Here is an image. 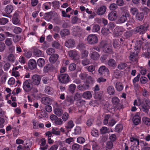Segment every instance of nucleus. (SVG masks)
Returning <instances> with one entry per match:
<instances>
[{
  "mask_svg": "<svg viewBox=\"0 0 150 150\" xmlns=\"http://www.w3.org/2000/svg\"><path fill=\"white\" fill-rule=\"evenodd\" d=\"M121 13L119 15L118 19V21L120 23H122L125 22L127 20V18L130 16V13L127 10L125 7L120 8Z\"/></svg>",
  "mask_w": 150,
  "mask_h": 150,
  "instance_id": "f257e3e1",
  "label": "nucleus"
},
{
  "mask_svg": "<svg viewBox=\"0 0 150 150\" xmlns=\"http://www.w3.org/2000/svg\"><path fill=\"white\" fill-rule=\"evenodd\" d=\"M100 46L102 47L103 51L105 53H111L112 52V46L108 44L106 41H102L100 43Z\"/></svg>",
  "mask_w": 150,
  "mask_h": 150,
  "instance_id": "f03ea898",
  "label": "nucleus"
},
{
  "mask_svg": "<svg viewBox=\"0 0 150 150\" xmlns=\"http://www.w3.org/2000/svg\"><path fill=\"white\" fill-rule=\"evenodd\" d=\"M149 25L146 24H144L136 28L135 31L137 33H139L140 34H144L148 30Z\"/></svg>",
  "mask_w": 150,
  "mask_h": 150,
  "instance_id": "7ed1b4c3",
  "label": "nucleus"
},
{
  "mask_svg": "<svg viewBox=\"0 0 150 150\" xmlns=\"http://www.w3.org/2000/svg\"><path fill=\"white\" fill-rule=\"evenodd\" d=\"M58 78L60 82L64 84L67 83L71 81L70 77L67 74H62L59 75Z\"/></svg>",
  "mask_w": 150,
  "mask_h": 150,
  "instance_id": "20e7f679",
  "label": "nucleus"
},
{
  "mask_svg": "<svg viewBox=\"0 0 150 150\" xmlns=\"http://www.w3.org/2000/svg\"><path fill=\"white\" fill-rule=\"evenodd\" d=\"M24 91L28 92L31 91L33 88L31 82L30 80H28L24 82L23 86Z\"/></svg>",
  "mask_w": 150,
  "mask_h": 150,
  "instance_id": "39448f33",
  "label": "nucleus"
},
{
  "mask_svg": "<svg viewBox=\"0 0 150 150\" xmlns=\"http://www.w3.org/2000/svg\"><path fill=\"white\" fill-rule=\"evenodd\" d=\"M87 40L89 44L92 45L97 43L98 39L95 35L90 34L88 36Z\"/></svg>",
  "mask_w": 150,
  "mask_h": 150,
  "instance_id": "423d86ee",
  "label": "nucleus"
},
{
  "mask_svg": "<svg viewBox=\"0 0 150 150\" xmlns=\"http://www.w3.org/2000/svg\"><path fill=\"white\" fill-rule=\"evenodd\" d=\"M98 72L101 75L107 76L109 74V71L108 69L105 66H102L99 68Z\"/></svg>",
  "mask_w": 150,
  "mask_h": 150,
  "instance_id": "0eeeda50",
  "label": "nucleus"
},
{
  "mask_svg": "<svg viewBox=\"0 0 150 150\" xmlns=\"http://www.w3.org/2000/svg\"><path fill=\"white\" fill-rule=\"evenodd\" d=\"M40 76L38 75L35 74L32 76L31 82L33 84L38 86L40 84Z\"/></svg>",
  "mask_w": 150,
  "mask_h": 150,
  "instance_id": "6e6552de",
  "label": "nucleus"
},
{
  "mask_svg": "<svg viewBox=\"0 0 150 150\" xmlns=\"http://www.w3.org/2000/svg\"><path fill=\"white\" fill-rule=\"evenodd\" d=\"M68 54L69 57L72 59L76 60L79 59V57L76 51L75 50L69 51Z\"/></svg>",
  "mask_w": 150,
  "mask_h": 150,
  "instance_id": "1a4fd4ad",
  "label": "nucleus"
},
{
  "mask_svg": "<svg viewBox=\"0 0 150 150\" xmlns=\"http://www.w3.org/2000/svg\"><path fill=\"white\" fill-rule=\"evenodd\" d=\"M75 42L74 39L70 38L66 40L65 43V45L68 48L73 47H74Z\"/></svg>",
  "mask_w": 150,
  "mask_h": 150,
  "instance_id": "9d476101",
  "label": "nucleus"
},
{
  "mask_svg": "<svg viewBox=\"0 0 150 150\" xmlns=\"http://www.w3.org/2000/svg\"><path fill=\"white\" fill-rule=\"evenodd\" d=\"M28 68L32 70L35 69L36 67V63L35 61L33 59L29 60L28 64Z\"/></svg>",
  "mask_w": 150,
  "mask_h": 150,
  "instance_id": "9b49d317",
  "label": "nucleus"
},
{
  "mask_svg": "<svg viewBox=\"0 0 150 150\" xmlns=\"http://www.w3.org/2000/svg\"><path fill=\"white\" fill-rule=\"evenodd\" d=\"M106 8L105 6H102L98 9L97 13L98 15H102L105 13Z\"/></svg>",
  "mask_w": 150,
  "mask_h": 150,
  "instance_id": "f8f14e48",
  "label": "nucleus"
},
{
  "mask_svg": "<svg viewBox=\"0 0 150 150\" xmlns=\"http://www.w3.org/2000/svg\"><path fill=\"white\" fill-rule=\"evenodd\" d=\"M117 14L115 11H111L108 14V19L110 21H114L117 18Z\"/></svg>",
  "mask_w": 150,
  "mask_h": 150,
  "instance_id": "ddd939ff",
  "label": "nucleus"
},
{
  "mask_svg": "<svg viewBox=\"0 0 150 150\" xmlns=\"http://www.w3.org/2000/svg\"><path fill=\"white\" fill-rule=\"evenodd\" d=\"M123 33L122 29L121 27H117L114 30V33L116 36L120 35Z\"/></svg>",
  "mask_w": 150,
  "mask_h": 150,
  "instance_id": "4468645a",
  "label": "nucleus"
},
{
  "mask_svg": "<svg viewBox=\"0 0 150 150\" xmlns=\"http://www.w3.org/2000/svg\"><path fill=\"white\" fill-rule=\"evenodd\" d=\"M89 86L88 84L84 83L83 84H80L77 86L78 88L81 91H85L88 89Z\"/></svg>",
  "mask_w": 150,
  "mask_h": 150,
  "instance_id": "2eb2a0df",
  "label": "nucleus"
},
{
  "mask_svg": "<svg viewBox=\"0 0 150 150\" xmlns=\"http://www.w3.org/2000/svg\"><path fill=\"white\" fill-rule=\"evenodd\" d=\"M100 58L99 54L96 52H93L90 54V58L93 60H97Z\"/></svg>",
  "mask_w": 150,
  "mask_h": 150,
  "instance_id": "dca6fc26",
  "label": "nucleus"
},
{
  "mask_svg": "<svg viewBox=\"0 0 150 150\" xmlns=\"http://www.w3.org/2000/svg\"><path fill=\"white\" fill-rule=\"evenodd\" d=\"M58 57L59 56L57 54H52L50 58V61L51 63H54L57 61Z\"/></svg>",
  "mask_w": 150,
  "mask_h": 150,
  "instance_id": "f3484780",
  "label": "nucleus"
},
{
  "mask_svg": "<svg viewBox=\"0 0 150 150\" xmlns=\"http://www.w3.org/2000/svg\"><path fill=\"white\" fill-rule=\"evenodd\" d=\"M33 54L36 57H39L42 54V51L36 47H33Z\"/></svg>",
  "mask_w": 150,
  "mask_h": 150,
  "instance_id": "a211bd4d",
  "label": "nucleus"
},
{
  "mask_svg": "<svg viewBox=\"0 0 150 150\" xmlns=\"http://www.w3.org/2000/svg\"><path fill=\"white\" fill-rule=\"evenodd\" d=\"M18 16L17 13H15L14 14L12 19L13 23L14 24L17 25L20 24V21L17 17Z\"/></svg>",
  "mask_w": 150,
  "mask_h": 150,
  "instance_id": "6ab92c4d",
  "label": "nucleus"
},
{
  "mask_svg": "<svg viewBox=\"0 0 150 150\" xmlns=\"http://www.w3.org/2000/svg\"><path fill=\"white\" fill-rule=\"evenodd\" d=\"M144 13L142 12H138L136 15V18L139 21H142L144 18Z\"/></svg>",
  "mask_w": 150,
  "mask_h": 150,
  "instance_id": "aec40b11",
  "label": "nucleus"
},
{
  "mask_svg": "<svg viewBox=\"0 0 150 150\" xmlns=\"http://www.w3.org/2000/svg\"><path fill=\"white\" fill-rule=\"evenodd\" d=\"M70 33L69 30L67 29H64L62 30L60 32V34L62 37H64L69 35Z\"/></svg>",
  "mask_w": 150,
  "mask_h": 150,
  "instance_id": "412c9836",
  "label": "nucleus"
},
{
  "mask_svg": "<svg viewBox=\"0 0 150 150\" xmlns=\"http://www.w3.org/2000/svg\"><path fill=\"white\" fill-rule=\"evenodd\" d=\"M83 98L86 99H90L92 97V94L90 91H87L83 93Z\"/></svg>",
  "mask_w": 150,
  "mask_h": 150,
  "instance_id": "4be33fe9",
  "label": "nucleus"
},
{
  "mask_svg": "<svg viewBox=\"0 0 150 150\" xmlns=\"http://www.w3.org/2000/svg\"><path fill=\"white\" fill-rule=\"evenodd\" d=\"M54 112L55 114L59 117L61 116L63 113L62 110L59 108H55L54 110Z\"/></svg>",
  "mask_w": 150,
  "mask_h": 150,
  "instance_id": "5701e85b",
  "label": "nucleus"
},
{
  "mask_svg": "<svg viewBox=\"0 0 150 150\" xmlns=\"http://www.w3.org/2000/svg\"><path fill=\"white\" fill-rule=\"evenodd\" d=\"M53 13L52 11L45 13L44 16V18L47 21H49L51 18Z\"/></svg>",
  "mask_w": 150,
  "mask_h": 150,
  "instance_id": "b1692460",
  "label": "nucleus"
},
{
  "mask_svg": "<svg viewBox=\"0 0 150 150\" xmlns=\"http://www.w3.org/2000/svg\"><path fill=\"white\" fill-rule=\"evenodd\" d=\"M13 9V7L11 5H8L5 8V11L7 14H10Z\"/></svg>",
  "mask_w": 150,
  "mask_h": 150,
  "instance_id": "393cba45",
  "label": "nucleus"
},
{
  "mask_svg": "<svg viewBox=\"0 0 150 150\" xmlns=\"http://www.w3.org/2000/svg\"><path fill=\"white\" fill-rule=\"evenodd\" d=\"M37 63L38 65L40 67H43L45 64L44 59L42 58H39L37 60Z\"/></svg>",
  "mask_w": 150,
  "mask_h": 150,
  "instance_id": "a878e982",
  "label": "nucleus"
},
{
  "mask_svg": "<svg viewBox=\"0 0 150 150\" xmlns=\"http://www.w3.org/2000/svg\"><path fill=\"white\" fill-rule=\"evenodd\" d=\"M108 93L110 95H113L115 93V90L113 87L111 86L108 87L107 89Z\"/></svg>",
  "mask_w": 150,
  "mask_h": 150,
  "instance_id": "bb28decb",
  "label": "nucleus"
},
{
  "mask_svg": "<svg viewBox=\"0 0 150 150\" xmlns=\"http://www.w3.org/2000/svg\"><path fill=\"white\" fill-rule=\"evenodd\" d=\"M133 123L136 125H138L140 122L139 117L138 115H135L133 118Z\"/></svg>",
  "mask_w": 150,
  "mask_h": 150,
  "instance_id": "cd10ccee",
  "label": "nucleus"
},
{
  "mask_svg": "<svg viewBox=\"0 0 150 150\" xmlns=\"http://www.w3.org/2000/svg\"><path fill=\"white\" fill-rule=\"evenodd\" d=\"M107 63L109 66L110 67H114L116 65V62L115 61L112 59L109 60Z\"/></svg>",
  "mask_w": 150,
  "mask_h": 150,
  "instance_id": "c85d7f7f",
  "label": "nucleus"
},
{
  "mask_svg": "<svg viewBox=\"0 0 150 150\" xmlns=\"http://www.w3.org/2000/svg\"><path fill=\"white\" fill-rule=\"evenodd\" d=\"M115 88L117 91H121L123 88V86L121 83L117 82L116 84Z\"/></svg>",
  "mask_w": 150,
  "mask_h": 150,
  "instance_id": "c756f323",
  "label": "nucleus"
},
{
  "mask_svg": "<svg viewBox=\"0 0 150 150\" xmlns=\"http://www.w3.org/2000/svg\"><path fill=\"white\" fill-rule=\"evenodd\" d=\"M45 91V92L48 94L51 95L53 93L52 88L49 86L46 87Z\"/></svg>",
  "mask_w": 150,
  "mask_h": 150,
  "instance_id": "7c9ffc66",
  "label": "nucleus"
},
{
  "mask_svg": "<svg viewBox=\"0 0 150 150\" xmlns=\"http://www.w3.org/2000/svg\"><path fill=\"white\" fill-rule=\"evenodd\" d=\"M15 59L14 55L12 54H9L7 57V60L11 62H14Z\"/></svg>",
  "mask_w": 150,
  "mask_h": 150,
  "instance_id": "2f4dec72",
  "label": "nucleus"
},
{
  "mask_svg": "<svg viewBox=\"0 0 150 150\" xmlns=\"http://www.w3.org/2000/svg\"><path fill=\"white\" fill-rule=\"evenodd\" d=\"M100 133L101 134H104L110 132V130L109 128L105 127H102L100 129Z\"/></svg>",
  "mask_w": 150,
  "mask_h": 150,
  "instance_id": "473e14b6",
  "label": "nucleus"
},
{
  "mask_svg": "<svg viewBox=\"0 0 150 150\" xmlns=\"http://www.w3.org/2000/svg\"><path fill=\"white\" fill-rule=\"evenodd\" d=\"M41 102L43 104L45 105H46L47 104H49L51 102L49 98L46 97H43L42 98Z\"/></svg>",
  "mask_w": 150,
  "mask_h": 150,
  "instance_id": "72a5a7b5",
  "label": "nucleus"
},
{
  "mask_svg": "<svg viewBox=\"0 0 150 150\" xmlns=\"http://www.w3.org/2000/svg\"><path fill=\"white\" fill-rule=\"evenodd\" d=\"M129 59L133 62L136 61L137 58L136 56V54L135 52H130Z\"/></svg>",
  "mask_w": 150,
  "mask_h": 150,
  "instance_id": "f704fd0d",
  "label": "nucleus"
},
{
  "mask_svg": "<svg viewBox=\"0 0 150 150\" xmlns=\"http://www.w3.org/2000/svg\"><path fill=\"white\" fill-rule=\"evenodd\" d=\"M52 132V134L56 135H60V132L59 131L57 128H53Z\"/></svg>",
  "mask_w": 150,
  "mask_h": 150,
  "instance_id": "c9c22d12",
  "label": "nucleus"
},
{
  "mask_svg": "<svg viewBox=\"0 0 150 150\" xmlns=\"http://www.w3.org/2000/svg\"><path fill=\"white\" fill-rule=\"evenodd\" d=\"M69 20L66 19L63 21L62 23V26L63 28H67L70 26Z\"/></svg>",
  "mask_w": 150,
  "mask_h": 150,
  "instance_id": "e433bc0d",
  "label": "nucleus"
},
{
  "mask_svg": "<svg viewBox=\"0 0 150 150\" xmlns=\"http://www.w3.org/2000/svg\"><path fill=\"white\" fill-rule=\"evenodd\" d=\"M52 47L56 49H59L60 48L61 45L57 42L55 41L52 42L51 44Z\"/></svg>",
  "mask_w": 150,
  "mask_h": 150,
  "instance_id": "4c0bfd02",
  "label": "nucleus"
},
{
  "mask_svg": "<svg viewBox=\"0 0 150 150\" xmlns=\"http://www.w3.org/2000/svg\"><path fill=\"white\" fill-rule=\"evenodd\" d=\"M76 88V86L75 84H71L69 86V91L71 93H74Z\"/></svg>",
  "mask_w": 150,
  "mask_h": 150,
  "instance_id": "58836bf2",
  "label": "nucleus"
},
{
  "mask_svg": "<svg viewBox=\"0 0 150 150\" xmlns=\"http://www.w3.org/2000/svg\"><path fill=\"white\" fill-rule=\"evenodd\" d=\"M142 44V41L141 40H140L138 41H137L136 43L135 49L134 50H139L141 47Z\"/></svg>",
  "mask_w": 150,
  "mask_h": 150,
  "instance_id": "ea45409f",
  "label": "nucleus"
},
{
  "mask_svg": "<svg viewBox=\"0 0 150 150\" xmlns=\"http://www.w3.org/2000/svg\"><path fill=\"white\" fill-rule=\"evenodd\" d=\"M127 64H126L124 63H122L118 65L117 68L120 70L124 69L126 67Z\"/></svg>",
  "mask_w": 150,
  "mask_h": 150,
  "instance_id": "a19ab883",
  "label": "nucleus"
},
{
  "mask_svg": "<svg viewBox=\"0 0 150 150\" xmlns=\"http://www.w3.org/2000/svg\"><path fill=\"white\" fill-rule=\"evenodd\" d=\"M6 45L8 46H11L13 42L12 39L10 38H7L6 39L5 41Z\"/></svg>",
  "mask_w": 150,
  "mask_h": 150,
  "instance_id": "79ce46f5",
  "label": "nucleus"
},
{
  "mask_svg": "<svg viewBox=\"0 0 150 150\" xmlns=\"http://www.w3.org/2000/svg\"><path fill=\"white\" fill-rule=\"evenodd\" d=\"M88 52L86 50H84L82 51L81 52V57L82 58H84L87 57L88 55Z\"/></svg>",
  "mask_w": 150,
  "mask_h": 150,
  "instance_id": "37998d69",
  "label": "nucleus"
},
{
  "mask_svg": "<svg viewBox=\"0 0 150 150\" xmlns=\"http://www.w3.org/2000/svg\"><path fill=\"white\" fill-rule=\"evenodd\" d=\"M141 107V109L142 111L147 113H148L149 108L148 107L147 105L144 104L142 105Z\"/></svg>",
  "mask_w": 150,
  "mask_h": 150,
  "instance_id": "c03bdc74",
  "label": "nucleus"
},
{
  "mask_svg": "<svg viewBox=\"0 0 150 150\" xmlns=\"http://www.w3.org/2000/svg\"><path fill=\"white\" fill-rule=\"evenodd\" d=\"M142 120L145 124L148 125H150V119L149 118L147 117H144Z\"/></svg>",
  "mask_w": 150,
  "mask_h": 150,
  "instance_id": "a18cd8bd",
  "label": "nucleus"
},
{
  "mask_svg": "<svg viewBox=\"0 0 150 150\" xmlns=\"http://www.w3.org/2000/svg\"><path fill=\"white\" fill-rule=\"evenodd\" d=\"M93 79L91 76H88L86 80V83L88 84L93 83Z\"/></svg>",
  "mask_w": 150,
  "mask_h": 150,
  "instance_id": "49530a36",
  "label": "nucleus"
},
{
  "mask_svg": "<svg viewBox=\"0 0 150 150\" xmlns=\"http://www.w3.org/2000/svg\"><path fill=\"white\" fill-rule=\"evenodd\" d=\"M42 81L44 84H46L49 83L50 80L48 77L44 76L42 78Z\"/></svg>",
  "mask_w": 150,
  "mask_h": 150,
  "instance_id": "de8ad7c7",
  "label": "nucleus"
},
{
  "mask_svg": "<svg viewBox=\"0 0 150 150\" xmlns=\"http://www.w3.org/2000/svg\"><path fill=\"white\" fill-rule=\"evenodd\" d=\"M114 76L116 78H119L121 76V72L118 70H115L114 74Z\"/></svg>",
  "mask_w": 150,
  "mask_h": 150,
  "instance_id": "09e8293b",
  "label": "nucleus"
},
{
  "mask_svg": "<svg viewBox=\"0 0 150 150\" xmlns=\"http://www.w3.org/2000/svg\"><path fill=\"white\" fill-rule=\"evenodd\" d=\"M74 126V124L73 121L70 120L68 122L67 125L66 126V127L67 129H69L72 128Z\"/></svg>",
  "mask_w": 150,
  "mask_h": 150,
  "instance_id": "8fccbe9b",
  "label": "nucleus"
},
{
  "mask_svg": "<svg viewBox=\"0 0 150 150\" xmlns=\"http://www.w3.org/2000/svg\"><path fill=\"white\" fill-rule=\"evenodd\" d=\"M100 27L98 25H95L93 27L92 30L93 32H97L99 30Z\"/></svg>",
  "mask_w": 150,
  "mask_h": 150,
  "instance_id": "3c124183",
  "label": "nucleus"
},
{
  "mask_svg": "<svg viewBox=\"0 0 150 150\" xmlns=\"http://www.w3.org/2000/svg\"><path fill=\"white\" fill-rule=\"evenodd\" d=\"M55 52V50L52 48H49L46 50V53L48 54L49 55H52Z\"/></svg>",
  "mask_w": 150,
  "mask_h": 150,
  "instance_id": "603ef678",
  "label": "nucleus"
},
{
  "mask_svg": "<svg viewBox=\"0 0 150 150\" xmlns=\"http://www.w3.org/2000/svg\"><path fill=\"white\" fill-rule=\"evenodd\" d=\"M122 129V126L121 124H118L115 127V130L117 132H120Z\"/></svg>",
  "mask_w": 150,
  "mask_h": 150,
  "instance_id": "864d4df0",
  "label": "nucleus"
},
{
  "mask_svg": "<svg viewBox=\"0 0 150 150\" xmlns=\"http://www.w3.org/2000/svg\"><path fill=\"white\" fill-rule=\"evenodd\" d=\"M90 63L89 59H85L82 61V64L84 66L89 64Z\"/></svg>",
  "mask_w": 150,
  "mask_h": 150,
  "instance_id": "5fc2aeb1",
  "label": "nucleus"
},
{
  "mask_svg": "<svg viewBox=\"0 0 150 150\" xmlns=\"http://www.w3.org/2000/svg\"><path fill=\"white\" fill-rule=\"evenodd\" d=\"M8 22V20L6 18H3L0 19V25H3L6 23Z\"/></svg>",
  "mask_w": 150,
  "mask_h": 150,
  "instance_id": "6e6d98bb",
  "label": "nucleus"
},
{
  "mask_svg": "<svg viewBox=\"0 0 150 150\" xmlns=\"http://www.w3.org/2000/svg\"><path fill=\"white\" fill-rule=\"evenodd\" d=\"M109 115H106L103 121V124L104 125H107L108 123V120L110 117Z\"/></svg>",
  "mask_w": 150,
  "mask_h": 150,
  "instance_id": "4d7b16f0",
  "label": "nucleus"
},
{
  "mask_svg": "<svg viewBox=\"0 0 150 150\" xmlns=\"http://www.w3.org/2000/svg\"><path fill=\"white\" fill-rule=\"evenodd\" d=\"M81 132V129L79 127H76L74 129V134H79Z\"/></svg>",
  "mask_w": 150,
  "mask_h": 150,
  "instance_id": "13d9d810",
  "label": "nucleus"
},
{
  "mask_svg": "<svg viewBox=\"0 0 150 150\" xmlns=\"http://www.w3.org/2000/svg\"><path fill=\"white\" fill-rule=\"evenodd\" d=\"M117 7V5L114 3L111 4L109 6V8L111 10H115Z\"/></svg>",
  "mask_w": 150,
  "mask_h": 150,
  "instance_id": "bf43d9fd",
  "label": "nucleus"
},
{
  "mask_svg": "<svg viewBox=\"0 0 150 150\" xmlns=\"http://www.w3.org/2000/svg\"><path fill=\"white\" fill-rule=\"evenodd\" d=\"M112 102L113 104L117 105L119 102V100L117 98L115 97L112 98Z\"/></svg>",
  "mask_w": 150,
  "mask_h": 150,
  "instance_id": "052dcab7",
  "label": "nucleus"
},
{
  "mask_svg": "<svg viewBox=\"0 0 150 150\" xmlns=\"http://www.w3.org/2000/svg\"><path fill=\"white\" fill-rule=\"evenodd\" d=\"M87 70L90 72L94 71L95 69V67L94 66L91 65L86 67Z\"/></svg>",
  "mask_w": 150,
  "mask_h": 150,
  "instance_id": "680f3d73",
  "label": "nucleus"
},
{
  "mask_svg": "<svg viewBox=\"0 0 150 150\" xmlns=\"http://www.w3.org/2000/svg\"><path fill=\"white\" fill-rule=\"evenodd\" d=\"M85 139L82 137H79L77 139V142L80 144H83L85 142Z\"/></svg>",
  "mask_w": 150,
  "mask_h": 150,
  "instance_id": "e2e57ef3",
  "label": "nucleus"
},
{
  "mask_svg": "<svg viewBox=\"0 0 150 150\" xmlns=\"http://www.w3.org/2000/svg\"><path fill=\"white\" fill-rule=\"evenodd\" d=\"M66 100L67 101L69 102L70 103H73L74 100L73 97L72 96H67Z\"/></svg>",
  "mask_w": 150,
  "mask_h": 150,
  "instance_id": "0e129e2a",
  "label": "nucleus"
},
{
  "mask_svg": "<svg viewBox=\"0 0 150 150\" xmlns=\"http://www.w3.org/2000/svg\"><path fill=\"white\" fill-rule=\"evenodd\" d=\"M116 3L117 5L120 6H123L125 3L123 0H117Z\"/></svg>",
  "mask_w": 150,
  "mask_h": 150,
  "instance_id": "69168bd1",
  "label": "nucleus"
},
{
  "mask_svg": "<svg viewBox=\"0 0 150 150\" xmlns=\"http://www.w3.org/2000/svg\"><path fill=\"white\" fill-rule=\"evenodd\" d=\"M137 11L138 10L137 8L135 7H132L130 9L131 13L133 15H134Z\"/></svg>",
  "mask_w": 150,
  "mask_h": 150,
  "instance_id": "338daca9",
  "label": "nucleus"
},
{
  "mask_svg": "<svg viewBox=\"0 0 150 150\" xmlns=\"http://www.w3.org/2000/svg\"><path fill=\"white\" fill-rule=\"evenodd\" d=\"M132 35V32L130 31H126L125 33V36L127 38L130 37Z\"/></svg>",
  "mask_w": 150,
  "mask_h": 150,
  "instance_id": "774afa93",
  "label": "nucleus"
}]
</instances>
